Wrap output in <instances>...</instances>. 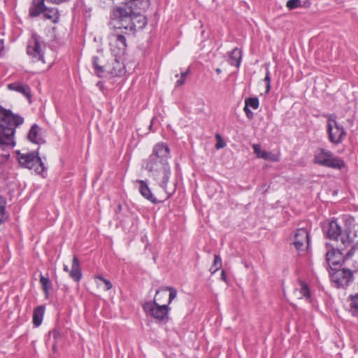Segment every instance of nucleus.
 Returning <instances> with one entry per match:
<instances>
[{"label": "nucleus", "mask_w": 358, "mask_h": 358, "mask_svg": "<svg viewBox=\"0 0 358 358\" xmlns=\"http://www.w3.org/2000/svg\"><path fill=\"white\" fill-rule=\"evenodd\" d=\"M40 282L42 286L43 291L46 298H48L49 291L52 287V283L48 277H45L43 275H40Z\"/></svg>", "instance_id": "c85d7f7f"}, {"label": "nucleus", "mask_w": 358, "mask_h": 358, "mask_svg": "<svg viewBox=\"0 0 358 358\" xmlns=\"http://www.w3.org/2000/svg\"><path fill=\"white\" fill-rule=\"evenodd\" d=\"M216 138L217 140V142L215 145V148L217 149L222 148L225 146V143L222 140L221 136L219 134L216 135Z\"/></svg>", "instance_id": "e433bc0d"}, {"label": "nucleus", "mask_w": 358, "mask_h": 358, "mask_svg": "<svg viewBox=\"0 0 358 358\" xmlns=\"http://www.w3.org/2000/svg\"><path fill=\"white\" fill-rule=\"evenodd\" d=\"M243 111L245 112V115H246V117L248 118V119H252L253 118V116H254V114L250 110V108H243Z\"/></svg>", "instance_id": "58836bf2"}, {"label": "nucleus", "mask_w": 358, "mask_h": 358, "mask_svg": "<svg viewBox=\"0 0 358 358\" xmlns=\"http://www.w3.org/2000/svg\"><path fill=\"white\" fill-rule=\"evenodd\" d=\"M327 237L333 241H340L343 246L342 250L352 245L355 234L352 233L349 227L343 230L337 220H332L327 231Z\"/></svg>", "instance_id": "39448f33"}, {"label": "nucleus", "mask_w": 358, "mask_h": 358, "mask_svg": "<svg viewBox=\"0 0 358 358\" xmlns=\"http://www.w3.org/2000/svg\"><path fill=\"white\" fill-rule=\"evenodd\" d=\"M252 148L255 154L258 158L263 159L264 160L270 161L272 162H278L280 159V152L277 153H272L265 150H262L259 144H254Z\"/></svg>", "instance_id": "2eb2a0df"}, {"label": "nucleus", "mask_w": 358, "mask_h": 358, "mask_svg": "<svg viewBox=\"0 0 358 358\" xmlns=\"http://www.w3.org/2000/svg\"><path fill=\"white\" fill-rule=\"evenodd\" d=\"M92 64L94 72L99 77H102L104 72L107 71L108 63L102 64L100 58L97 56H94L92 57Z\"/></svg>", "instance_id": "b1692460"}, {"label": "nucleus", "mask_w": 358, "mask_h": 358, "mask_svg": "<svg viewBox=\"0 0 358 358\" xmlns=\"http://www.w3.org/2000/svg\"><path fill=\"white\" fill-rule=\"evenodd\" d=\"M161 299L155 295L152 301H145L142 307L147 317L153 319L159 324H166L169 320V313L171 308L169 304L160 305Z\"/></svg>", "instance_id": "20e7f679"}, {"label": "nucleus", "mask_w": 358, "mask_h": 358, "mask_svg": "<svg viewBox=\"0 0 358 358\" xmlns=\"http://www.w3.org/2000/svg\"><path fill=\"white\" fill-rule=\"evenodd\" d=\"M6 199L0 195V224L3 222L7 218L6 213Z\"/></svg>", "instance_id": "7c9ffc66"}, {"label": "nucleus", "mask_w": 358, "mask_h": 358, "mask_svg": "<svg viewBox=\"0 0 358 358\" xmlns=\"http://www.w3.org/2000/svg\"><path fill=\"white\" fill-rule=\"evenodd\" d=\"M189 73V69L185 71L181 72L180 78L176 82V87H180L185 84L186 78Z\"/></svg>", "instance_id": "473e14b6"}, {"label": "nucleus", "mask_w": 358, "mask_h": 358, "mask_svg": "<svg viewBox=\"0 0 358 358\" xmlns=\"http://www.w3.org/2000/svg\"><path fill=\"white\" fill-rule=\"evenodd\" d=\"M50 335H52V336L54 339V342L57 343V341L61 337L60 332L57 329H54L52 331H50Z\"/></svg>", "instance_id": "4c0bfd02"}, {"label": "nucleus", "mask_w": 358, "mask_h": 358, "mask_svg": "<svg viewBox=\"0 0 358 358\" xmlns=\"http://www.w3.org/2000/svg\"><path fill=\"white\" fill-rule=\"evenodd\" d=\"M43 15L45 17L55 23L57 22L59 18L58 10L55 8H48L45 7Z\"/></svg>", "instance_id": "cd10ccee"}, {"label": "nucleus", "mask_w": 358, "mask_h": 358, "mask_svg": "<svg viewBox=\"0 0 358 358\" xmlns=\"http://www.w3.org/2000/svg\"><path fill=\"white\" fill-rule=\"evenodd\" d=\"M264 82L266 84V92L268 93L271 90V75L268 68H266V72L264 77Z\"/></svg>", "instance_id": "72a5a7b5"}, {"label": "nucleus", "mask_w": 358, "mask_h": 358, "mask_svg": "<svg viewBox=\"0 0 358 358\" xmlns=\"http://www.w3.org/2000/svg\"><path fill=\"white\" fill-rule=\"evenodd\" d=\"M69 275L75 282H79L81 280L82 272L80 268V262L76 256L73 257Z\"/></svg>", "instance_id": "412c9836"}, {"label": "nucleus", "mask_w": 358, "mask_h": 358, "mask_svg": "<svg viewBox=\"0 0 358 358\" xmlns=\"http://www.w3.org/2000/svg\"><path fill=\"white\" fill-rule=\"evenodd\" d=\"M351 249L345 255L340 249L331 248L326 252V261L330 265H338L342 261L348 260L354 253L356 245H351Z\"/></svg>", "instance_id": "f8f14e48"}, {"label": "nucleus", "mask_w": 358, "mask_h": 358, "mask_svg": "<svg viewBox=\"0 0 358 358\" xmlns=\"http://www.w3.org/2000/svg\"><path fill=\"white\" fill-rule=\"evenodd\" d=\"M41 128L37 124H34L27 134L28 140L35 144L44 143V140L41 136Z\"/></svg>", "instance_id": "a211bd4d"}, {"label": "nucleus", "mask_w": 358, "mask_h": 358, "mask_svg": "<svg viewBox=\"0 0 358 358\" xmlns=\"http://www.w3.org/2000/svg\"><path fill=\"white\" fill-rule=\"evenodd\" d=\"M45 45L40 37L34 34L29 40L27 46V54L31 58L33 62H41L45 64L44 57V50Z\"/></svg>", "instance_id": "9d476101"}, {"label": "nucleus", "mask_w": 358, "mask_h": 358, "mask_svg": "<svg viewBox=\"0 0 358 358\" xmlns=\"http://www.w3.org/2000/svg\"><path fill=\"white\" fill-rule=\"evenodd\" d=\"M327 117V133L330 142L335 145L343 142L346 136V131L336 121V116L333 114L324 115Z\"/></svg>", "instance_id": "6e6552de"}, {"label": "nucleus", "mask_w": 358, "mask_h": 358, "mask_svg": "<svg viewBox=\"0 0 358 358\" xmlns=\"http://www.w3.org/2000/svg\"><path fill=\"white\" fill-rule=\"evenodd\" d=\"M300 3H301L300 0H289L287 2L286 6L289 10H293L294 8L299 7Z\"/></svg>", "instance_id": "f704fd0d"}, {"label": "nucleus", "mask_w": 358, "mask_h": 358, "mask_svg": "<svg viewBox=\"0 0 358 358\" xmlns=\"http://www.w3.org/2000/svg\"><path fill=\"white\" fill-rule=\"evenodd\" d=\"M17 159L22 166L29 169H34L37 174L42 175L46 169L41 157L34 152L26 154L18 152Z\"/></svg>", "instance_id": "1a4fd4ad"}, {"label": "nucleus", "mask_w": 358, "mask_h": 358, "mask_svg": "<svg viewBox=\"0 0 358 358\" xmlns=\"http://www.w3.org/2000/svg\"><path fill=\"white\" fill-rule=\"evenodd\" d=\"M215 71L217 72V74H220L222 72L221 69L219 68L216 69Z\"/></svg>", "instance_id": "c03bdc74"}, {"label": "nucleus", "mask_w": 358, "mask_h": 358, "mask_svg": "<svg viewBox=\"0 0 358 358\" xmlns=\"http://www.w3.org/2000/svg\"><path fill=\"white\" fill-rule=\"evenodd\" d=\"M167 291L169 292V301L167 304L169 306L171 304V303L174 300L177 296V289L173 287H162L159 289H158L155 293L156 296L159 297L160 293H164Z\"/></svg>", "instance_id": "bb28decb"}, {"label": "nucleus", "mask_w": 358, "mask_h": 358, "mask_svg": "<svg viewBox=\"0 0 358 358\" xmlns=\"http://www.w3.org/2000/svg\"><path fill=\"white\" fill-rule=\"evenodd\" d=\"M346 309L352 316L358 319V294H350L346 300Z\"/></svg>", "instance_id": "6ab92c4d"}, {"label": "nucleus", "mask_w": 358, "mask_h": 358, "mask_svg": "<svg viewBox=\"0 0 358 358\" xmlns=\"http://www.w3.org/2000/svg\"><path fill=\"white\" fill-rule=\"evenodd\" d=\"M221 278L222 280H223L224 281L226 280V276H225V272L224 271H222V273H221Z\"/></svg>", "instance_id": "a19ab883"}, {"label": "nucleus", "mask_w": 358, "mask_h": 358, "mask_svg": "<svg viewBox=\"0 0 358 358\" xmlns=\"http://www.w3.org/2000/svg\"><path fill=\"white\" fill-rule=\"evenodd\" d=\"M293 244L299 251L307 250L310 245L308 229L305 228L298 229L294 233Z\"/></svg>", "instance_id": "ddd939ff"}, {"label": "nucleus", "mask_w": 358, "mask_h": 358, "mask_svg": "<svg viewBox=\"0 0 358 358\" xmlns=\"http://www.w3.org/2000/svg\"><path fill=\"white\" fill-rule=\"evenodd\" d=\"M57 343L54 342V344H53V346H52V348H53L54 351H56V350H57Z\"/></svg>", "instance_id": "37998d69"}, {"label": "nucleus", "mask_w": 358, "mask_h": 358, "mask_svg": "<svg viewBox=\"0 0 358 358\" xmlns=\"http://www.w3.org/2000/svg\"><path fill=\"white\" fill-rule=\"evenodd\" d=\"M314 162L321 166L341 170L345 167V163L341 157L324 148H319L315 153Z\"/></svg>", "instance_id": "0eeeda50"}, {"label": "nucleus", "mask_w": 358, "mask_h": 358, "mask_svg": "<svg viewBox=\"0 0 358 358\" xmlns=\"http://www.w3.org/2000/svg\"><path fill=\"white\" fill-rule=\"evenodd\" d=\"M45 313V307L43 306H39L34 308L33 313V324L35 327H39L43 320Z\"/></svg>", "instance_id": "a878e982"}, {"label": "nucleus", "mask_w": 358, "mask_h": 358, "mask_svg": "<svg viewBox=\"0 0 358 358\" xmlns=\"http://www.w3.org/2000/svg\"><path fill=\"white\" fill-rule=\"evenodd\" d=\"M140 187H139V191L141 194V195L152 203H157L159 202V201L157 199V198L152 194L151 192L150 189L149 188L148 185L143 180H140Z\"/></svg>", "instance_id": "4be33fe9"}, {"label": "nucleus", "mask_w": 358, "mask_h": 358, "mask_svg": "<svg viewBox=\"0 0 358 358\" xmlns=\"http://www.w3.org/2000/svg\"><path fill=\"white\" fill-rule=\"evenodd\" d=\"M47 2H50L54 4H59L66 1L67 0H45Z\"/></svg>", "instance_id": "ea45409f"}, {"label": "nucleus", "mask_w": 358, "mask_h": 358, "mask_svg": "<svg viewBox=\"0 0 358 358\" xmlns=\"http://www.w3.org/2000/svg\"><path fill=\"white\" fill-rule=\"evenodd\" d=\"M149 6V0H130L122 6H117V8L127 9L128 12L134 15L145 12Z\"/></svg>", "instance_id": "4468645a"}, {"label": "nucleus", "mask_w": 358, "mask_h": 358, "mask_svg": "<svg viewBox=\"0 0 358 358\" xmlns=\"http://www.w3.org/2000/svg\"><path fill=\"white\" fill-rule=\"evenodd\" d=\"M357 294H358V292H357Z\"/></svg>", "instance_id": "49530a36"}, {"label": "nucleus", "mask_w": 358, "mask_h": 358, "mask_svg": "<svg viewBox=\"0 0 358 358\" xmlns=\"http://www.w3.org/2000/svg\"><path fill=\"white\" fill-rule=\"evenodd\" d=\"M352 272L350 269H339L331 273L332 283L337 288H345L352 280Z\"/></svg>", "instance_id": "9b49d317"}, {"label": "nucleus", "mask_w": 358, "mask_h": 358, "mask_svg": "<svg viewBox=\"0 0 358 358\" xmlns=\"http://www.w3.org/2000/svg\"><path fill=\"white\" fill-rule=\"evenodd\" d=\"M113 57L111 62H108L107 72L114 76H121L125 71L122 57H119L118 56Z\"/></svg>", "instance_id": "dca6fc26"}, {"label": "nucleus", "mask_w": 358, "mask_h": 358, "mask_svg": "<svg viewBox=\"0 0 358 358\" xmlns=\"http://www.w3.org/2000/svg\"><path fill=\"white\" fill-rule=\"evenodd\" d=\"M170 157L169 146L164 143H158L153 147L151 155L143 162L145 169L165 192L164 199L169 198L176 189L174 185L170 190L167 187L171 176V167L168 162Z\"/></svg>", "instance_id": "f257e3e1"}, {"label": "nucleus", "mask_w": 358, "mask_h": 358, "mask_svg": "<svg viewBox=\"0 0 358 358\" xmlns=\"http://www.w3.org/2000/svg\"><path fill=\"white\" fill-rule=\"evenodd\" d=\"M45 0H33L32 5L29 8V15L31 17H37L40 14L43 13L45 6L44 1Z\"/></svg>", "instance_id": "5701e85b"}, {"label": "nucleus", "mask_w": 358, "mask_h": 358, "mask_svg": "<svg viewBox=\"0 0 358 358\" xmlns=\"http://www.w3.org/2000/svg\"><path fill=\"white\" fill-rule=\"evenodd\" d=\"M242 59V51L235 48L229 54V63L236 67H239Z\"/></svg>", "instance_id": "393cba45"}, {"label": "nucleus", "mask_w": 358, "mask_h": 358, "mask_svg": "<svg viewBox=\"0 0 358 358\" xmlns=\"http://www.w3.org/2000/svg\"><path fill=\"white\" fill-rule=\"evenodd\" d=\"M222 266V259L219 255H215L213 265L210 268L212 273H215Z\"/></svg>", "instance_id": "2f4dec72"}, {"label": "nucleus", "mask_w": 358, "mask_h": 358, "mask_svg": "<svg viewBox=\"0 0 358 358\" xmlns=\"http://www.w3.org/2000/svg\"><path fill=\"white\" fill-rule=\"evenodd\" d=\"M113 24L114 31L108 36L110 49L113 56L122 57L127 46L126 35L128 31L124 30V27H117L114 22Z\"/></svg>", "instance_id": "423d86ee"}, {"label": "nucleus", "mask_w": 358, "mask_h": 358, "mask_svg": "<svg viewBox=\"0 0 358 358\" xmlns=\"http://www.w3.org/2000/svg\"><path fill=\"white\" fill-rule=\"evenodd\" d=\"M294 294L295 296L299 299H305L306 300L310 301V292L308 285L303 280H299L296 285Z\"/></svg>", "instance_id": "f3484780"}, {"label": "nucleus", "mask_w": 358, "mask_h": 358, "mask_svg": "<svg viewBox=\"0 0 358 358\" xmlns=\"http://www.w3.org/2000/svg\"><path fill=\"white\" fill-rule=\"evenodd\" d=\"M8 88L10 90L17 92L22 94L27 99H31V89L30 87L22 83H13L8 85Z\"/></svg>", "instance_id": "aec40b11"}, {"label": "nucleus", "mask_w": 358, "mask_h": 358, "mask_svg": "<svg viewBox=\"0 0 358 358\" xmlns=\"http://www.w3.org/2000/svg\"><path fill=\"white\" fill-rule=\"evenodd\" d=\"M97 279L101 280L104 285H105V290L108 291L110 289L113 287L112 283L107 279L104 278L103 277L99 275L96 277Z\"/></svg>", "instance_id": "c9c22d12"}, {"label": "nucleus", "mask_w": 358, "mask_h": 358, "mask_svg": "<svg viewBox=\"0 0 358 358\" xmlns=\"http://www.w3.org/2000/svg\"><path fill=\"white\" fill-rule=\"evenodd\" d=\"M64 271H66V272H68L69 273V266L67 265H64Z\"/></svg>", "instance_id": "79ce46f5"}, {"label": "nucleus", "mask_w": 358, "mask_h": 358, "mask_svg": "<svg viewBox=\"0 0 358 358\" xmlns=\"http://www.w3.org/2000/svg\"><path fill=\"white\" fill-rule=\"evenodd\" d=\"M259 106V101L257 97H249L245 99V106L244 108H252L253 110H256Z\"/></svg>", "instance_id": "c756f323"}, {"label": "nucleus", "mask_w": 358, "mask_h": 358, "mask_svg": "<svg viewBox=\"0 0 358 358\" xmlns=\"http://www.w3.org/2000/svg\"><path fill=\"white\" fill-rule=\"evenodd\" d=\"M165 294H166V293H165V294H164V293H163V292H162V293H160V294H159V297H160V299H162V298H163V296H165Z\"/></svg>", "instance_id": "a18cd8bd"}, {"label": "nucleus", "mask_w": 358, "mask_h": 358, "mask_svg": "<svg viewBox=\"0 0 358 358\" xmlns=\"http://www.w3.org/2000/svg\"><path fill=\"white\" fill-rule=\"evenodd\" d=\"M112 18L117 27H124L128 31L143 29L147 24L146 18L142 13L133 15L122 8L113 10Z\"/></svg>", "instance_id": "7ed1b4c3"}, {"label": "nucleus", "mask_w": 358, "mask_h": 358, "mask_svg": "<svg viewBox=\"0 0 358 358\" xmlns=\"http://www.w3.org/2000/svg\"><path fill=\"white\" fill-rule=\"evenodd\" d=\"M24 118L0 106V148L11 149L15 145V129L22 124Z\"/></svg>", "instance_id": "f03ea898"}]
</instances>
